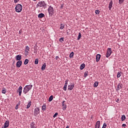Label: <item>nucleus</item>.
Segmentation results:
<instances>
[{
	"instance_id": "obj_8",
	"label": "nucleus",
	"mask_w": 128,
	"mask_h": 128,
	"mask_svg": "<svg viewBox=\"0 0 128 128\" xmlns=\"http://www.w3.org/2000/svg\"><path fill=\"white\" fill-rule=\"evenodd\" d=\"M74 88V84H71L68 86V90H72Z\"/></svg>"
},
{
	"instance_id": "obj_23",
	"label": "nucleus",
	"mask_w": 128,
	"mask_h": 128,
	"mask_svg": "<svg viewBox=\"0 0 128 128\" xmlns=\"http://www.w3.org/2000/svg\"><path fill=\"white\" fill-rule=\"evenodd\" d=\"M46 104H44V105L42 106V110H46Z\"/></svg>"
},
{
	"instance_id": "obj_26",
	"label": "nucleus",
	"mask_w": 128,
	"mask_h": 128,
	"mask_svg": "<svg viewBox=\"0 0 128 128\" xmlns=\"http://www.w3.org/2000/svg\"><path fill=\"white\" fill-rule=\"evenodd\" d=\"M74 52H72L70 54V58H74Z\"/></svg>"
},
{
	"instance_id": "obj_45",
	"label": "nucleus",
	"mask_w": 128,
	"mask_h": 128,
	"mask_svg": "<svg viewBox=\"0 0 128 128\" xmlns=\"http://www.w3.org/2000/svg\"><path fill=\"white\" fill-rule=\"evenodd\" d=\"M18 105H16V110H18Z\"/></svg>"
},
{
	"instance_id": "obj_18",
	"label": "nucleus",
	"mask_w": 128,
	"mask_h": 128,
	"mask_svg": "<svg viewBox=\"0 0 128 128\" xmlns=\"http://www.w3.org/2000/svg\"><path fill=\"white\" fill-rule=\"evenodd\" d=\"M38 18H44V14L42 13L38 15Z\"/></svg>"
},
{
	"instance_id": "obj_39",
	"label": "nucleus",
	"mask_w": 128,
	"mask_h": 128,
	"mask_svg": "<svg viewBox=\"0 0 128 128\" xmlns=\"http://www.w3.org/2000/svg\"><path fill=\"white\" fill-rule=\"evenodd\" d=\"M64 38H61L60 39V42H64Z\"/></svg>"
},
{
	"instance_id": "obj_24",
	"label": "nucleus",
	"mask_w": 128,
	"mask_h": 128,
	"mask_svg": "<svg viewBox=\"0 0 128 128\" xmlns=\"http://www.w3.org/2000/svg\"><path fill=\"white\" fill-rule=\"evenodd\" d=\"M80 38H82V34H80V32H79L78 37V40H80Z\"/></svg>"
},
{
	"instance_id": "obj_1",
	"label": "nucleus",
	"mask_w": 128,
	"mask_h": 128,
	"mask_svg": "<svg viewBox=\"0 0 128 128\" xmlns=\"http://www.w3.org/2000/svg\"><path fill=\"white\" fill-rule=\"evenodd\" d=\"M32 85H27L26 86L24 89V94H26V92H30V90H32Z\"/></svg>"
},
{
	"instance_id": "obj_20",
	"label": "nucleus",
	"mask_w": 128,
	"mask_h": 128,
	"mask_svg": "<svg viewBox=\"0 0 128 128\" xmlns=\"http://www.w3.org/2000/svg\"><path fill=\"white\" fill-rule=\"evenodd\" d=\"M98 82H96L94 84V88H98Z\"/></svg>"
},
{
	"instance_id": "obj_6",
	"label": "nucleus",
	"mask_w": 128,
	"mask_h": 128,
	"mask_svg": "<svg viewBox=\"0 0 128 128\" xmlns=\"http://www.w3.org/2000/svg\"><path fill=\"white\" fill-rule=\"evenodd\" d=\"M110 54H112V49L110 48H108L106 54V58H110Z\"/></svg>"
},
{
	"instance_id": "obj_30",
	"label": "nucleus",
	"mask_w": 128,
	"mask_h": 128,
	"mask_svg": "<svg viewBox=\"0 0 128 128\" xmlns=\"http://www.w3.org/2000/svg\"><path fill=\"white\" fill-rule=\"evenodd\" d=\"M34 64H38V58H36L35 60Z\"/></svg>"
},
{
	"instance_id": "obj_46",
	"label": "nucleus",
	"mask_w": 128,
	"mask_h": 128,
	"mask_svg": "<svg viewBox=\"0 0 128 128\" xmlns=\"http://www.w3.org/2000/svg\"><path fill=\"white\" fill-rule=\"evenodd\" d=\"M56 60H58V56H56Z\"/></svg>"
},
{
	"instance_id": "obj_5",
	"label": "nucleus",
	"mask_w": 128,
	"mask_h": 128,
	"mask_svg": "<svg viewBox=\"0 0 128 128\" xmlns=\"http://www.w3.org/2000/svg\"><path fill=\"white\" fill-rule=\"evenodd\" d=\"M30 47L28 46H26L24 50V56H28V54H30Z\"/></svg>"
},
{
	"instance_id": "obj_33",
	"label": "nucleus",
	"mask_w": 128,
	"mask_h": 128,
	"mask_svg": "<svg viewBox=\"0 0 128 128\" xmlns=\"http://www.w3.org/2000/svg\"><path fill=\"white\" fill-rule=\"evenodd\" d=\"M88 72H85L84 74V78H86V76H88Z\"/></svg>"
},
{
	"instance_id": "obj_13",
	"label": "nucleus",
	"mask_w": 128,
	"mask_h": 128,
	"mask_svg": "<svg viewBox=\"0 0 128 128\" xmlns=\"http://www.w3.org/2000/svg\"><path fill=\"white\" fill-rule=\"evenodd\" d=\"M100 54H98L96 56V62H100Z\"/></svg>"
},
{
	"instance_id": "obj_44",
	"label": "nucleus",
	"mask_w": 128,
	"mask_h": 128,
	"mask_svg": "<svg viewBox=\"0 0 128 128\" xmlns=\"http://www.w3.org/2000/svg\"><path fill=\"white\" fill-rule=\"evenodd\" d=\"M20 2V0H14V2H15V4H16V2Z\"/></svg>"
},
{
	"instance_id": "obj_31",
	"label": "nucleus",
	"mask_w": 128,
	"mask_h": 128,
	"mask_svg": "<svg viewBox=\"0 0 128 128\" xmlns=\"http://www.w3.org/2000/svg\"><path fill=\"white\" fill-rule=\"evenodd\" d=\"M28 64V59H26L24 62V64Z\"/></svg>"
},
{
	"instance_id": "obj_17",
	"label": "nucleus",
	"mask_w": 128,
	"mask_h": 128,
	"mask_svg": "<svg viewBox=\"0 0 128 128\" xmlns=\"http://www.w3.org/2000/svg\"><path fill=\"white\" fill-rule=\"evenodd\" d=\"M16 60H22V56L18 55L17 56H16Z\"/></svg>"
},
{
	"instance_id": "obj_50",
	"label": "nucleus",
	"mask_w": 128,
	"mask_h": 128,
	"mask_svg": "<svg viewBox=\"0 0 128 128\" xmlns=\"http://www.w3.org/2000/svg\"><path fill=\"white\" fill-rule=\"evenodd\" d=\"M34 0V2H36V0Z\"/></svg>"
},
{
	"instance_id": "obj_49",
	"label": "nucleus",
	"mask_w": 128,
	"mask_h": 128,
	"mask_svg": "<svg viewBox=\"0 0 128 128\" xmlns=\"http://www.w3.org/2000/svg\"><path fill=\"white\" fill-rule=\"evenodd\" d=\"M19 34H20V30L19 31Z\"/></svg>"
},
{
	"instance_id": "obj_34",
	"label": "nucleus",
	"mask_w": 128,
	"mask_h": 128,
	"mask_svg": "<svg viewBox=\"0 0 128 128\" xmlns=\"http://www.w3.org/2000/svg\"><path fill=\"white\" fill-rule=\"evenodd\" d=\"M68 86H66V85H64V90L66 92V88H67Z\"/></svg>"
},
{
	"instance_id": "obj_41",
	"label": "nucleus",
	"mask_w": 128,
	"mask_h": 128,
	"mask_svg": "<svg viewBox=\"0 0 128 128\" xmlns=\"http://www.w3.org/2000/svg\"><path fill=\"white\" fill-rule=\"evenodd\" d=\"M122 127L123 128H126V124H122Z\"/></svg>"
},
{
	"instance_id": "obj_32",
	"label": "nucleus",
	"mask_w": 128,
	"mask_h": 128,
	"mask_svg": "<svg viewBox=\"0 0 128 128\" xmlns=\"http://www.w3.org/2000/svg\"><path fill=\"white\" fill-rule=\"evenodd\" d=\"M6 90L5 88H3L2 90V94H6Z\"/></svg>"
},
{
	"instance_id": "obj_19",
	"label": "nucleus",
	"mask_w": 128,
	"mask_h": 128,
	"mask_svg": "<svg viewBox=\"0 0 128 128\" xmlns=\"http://www.w3.org/2000/svg\"><path fill=\"white\" fill-rule=\"evenodd\" d=\"M84 68H86V64H83L80 65V70H84Z\"/></svg>"
},
{
	"instance_id": "obj_7",
	"label": "nucleus",
	"mask_w": 128,
	"mask_h": 128,
	"mask_svg": "<svg viewBox=\"0 0 128 128\" xmlns=\"http://www.w3.org/2000/svg\"><path fill=\"white\" fill-rule=\"evenodd\" d=\"M64 102H66V101H63L62 102V110H66V104Z\"/></svg>"
},
{
	"instance_id": "obj_47",
	"label": "nucleus",
	"mask_w": 128,
	"mask_h": 128,
	"mask_svg": "<svg viewBox=\"0 0 128 128\" xmlns=\"http://www.w3.org/2000/svg\"><path fill=\"white\" fill-rule=\"evenodd\" d=\"M63 6L62 5L61 6H60V8H63Z\"/></svg>"
},
{
	"instance_id": "obj_10",
	"label": "nucleus",
	"mask_w": 128,
	"mask_h": 128,
	"mask_svg": "<svg viewBox=\"0 0 128 128\" xmlns=\"http://www.w3.org/2000/svg\"><path fill=\"white\" fill-rule=\"evenodd\" d=\"M22 62L20 60L16 62V66L17 68H20V66H22Z\"/></svg>"
},
{
	"instance_id": "obj_2",
	"label": "nucleus",
	"mask_w": 128,
	"mask_h": 128,
	"mask_svg": "<svg viewBox=\"0 0 128 128\" xmlns=\"http://www.w3.org/2000/svg\"><path fill=\"white\" fill-rule=\"evenodd\" d=\"M15 10L16 12H20L22 10V6L20 4H18L15 8Z\"/></svg>"
},
{
	"instance_id": "obj_25",
	"label": "nucleus",
	"mask_w": 128,
	"mask_h": 128,
	"mask_svg": "<svg viewBox=\"0 0 128 128\" xmlns=\"http://www.w3.org/2000/svg\"><path fill=\"white\" fill-rule=\"evenodd\" d=\"M52 100H54V96H51L49 98L48 102H52Z\"/></svg>"
},
{
	"instance_id": "obj_40",
	"label": "nucleus",
	"mask_w": 128,
	"mask_h": 128,
	"mask_svg": "<svg viewBox=\"0 0 128 128\" xmlns=\"http://www.w3.org/2000/svg\"><path fill=\"white\" fill-rule=\"evenodd\" d=\"M58 112L55 113V114L54 115L53 118H56V116H58Z\"/></svg>"
},
{
	"instance_id": "obj_22",
	"label": "nucleus",
	"mask_w": 128,
	"mask_h": 128,
	"mask_svg": "<svg viewBox=\"0 0 128 128\" xmlns=\"http://www.w3.org/2000/svg\"><path fill=\"white\" fill-rule=\"evenodd\" d=\"M121 120H122V122H124V120H126V115L123 114L122 116Z\"/></svg>"
},
{
	"instance_id": "obj_43",
	"label": "nucleus",
	"mask_w": 128,
	"mask_h": 128,
	"mask_svg": "<svg viewBox=\"0 0 128 128\" xmlns=\"http://www.w3.org/2000/svg\"><path fill=\"white\" fill-rule=\"evenodd\" d=\"M68 80H66V82H65V84H64V86H68Z\"/></svg>"
},
{
	"instance_id": "obj_15",
	"label": "nucleus",
	"mask_w": 128,
	"mask_h": 128,
	"mask_svg": "<svg viewBox=\"0 0 128 128\" xmlns=\"http://www.w3.org/2000/svg\"><path fill=\"white\" fill-rule=\"evenodd\" d=\"M120 88H122V84H118V86H117V90H120Z\"/></svg>"
},
{
	"instance_id": "obj_42",
	"label": "nucleus",
	"mask_w": 128,
	"mask_h": 128,
	"mask_svg": "<svg viewBox=\"0 0 128 128\" xmlns=\"http://www.w3.org/2000/svg\"><path fill=\"white\" fill-rule=\"evenodd\" d=\"M44 2H38L39 4H40L41 6H42V4Z\"/></svg>"
},
{
	"instance_id": "obj_11",
	"label": "nucleus",
	"mask_w": 128,
	"mask_h": 128,
	"mask_svg": "<svg viewBox=\"0 0 128 128\" xmlns=\"http://www.w3.org/2000/svg\"><path fill=\"white\" fill-rule=\"evenodd\" d=\"M100 121H97L95 126V128H100Z\"/></svg>"
},
{
	"instance_id": "obj_29",
	"label": "nucleus",
	"mask_w": 128,
	"mask_h": 128,
	"mask_svg": "<svg viewBox=\"0 0 128 128\" xmlns=\"http://www.w3.org/2000/svg\"><path fill=\"white\" fill-rule=\"evenodd\" d=\"M120 76H122V72H118L117 74V78H120Z\"/></svg>"
},
{
	"instance_id": "obj_27",
	"label": "nucleus",
	"mask_w": 128,
	"mask_h": 128,
	"mask_svg": "<svg viewBox=\"0 0 128 128\" xmlns=\"http://www.w3.org/2000/svg\"><path fill=\"white\" fill-rule=\"evenodd\" d=\"M64 24H60V30H64Z\"/></svg>"
},
{
	"instance_id": "obj_14",
	"label": "nucleus",
	"mask_w": 128,
	"mask_h": 128,
	"mask_svg": "<svg viewBox=\"0 0 128 128\" xmlns=\"http://www.w3.org/2000/svg\"><path fill=\"white\" fill-rule=\"evenodd\" d=\"M112 0H110L108 5L109 10H112Z\"/></svg>"
},
{
	"instance_id": "obj_38",
	"label": "nucleus",
	"mask_w": 128,
	"mask_h": 128,
	"mask_svg": "<svg viewBox=\"0 0 128 128\" xmlns=\"http://www.w3.org/2000/svg\"><path fill=\"white\" fill-rule=\"evenodd\" d=\"M46 6V4L44 2L42 5L40 6H42V8H44V6Z\"/></svg>"
},
{
	"instance_id": "obj_21",
	"label": "nucleus",
	"mask_w": 128,
	"mask_h": 128,
	"mask_svg": "<svg viewBox=\"0 0 128 128\" xmlns=\"http://www.w3.org/2000/svg\"><path fill=\"white\" fill-rule=\"evenodd\" d=\"M32 102L29 101L28 103V104L26 108H30V106H32Z\"/></svg>"
},
{
	"instance_id": "obj_4",
	"label": "nucleus",
	"mask_w": 128,
	"mask_h": 128,
	"mask_svg": "<svg viewBox=\"0 0 128 128\" xmlns=\"http://www.w3.org/2000/svg\"><path fill=\"white\" fill-rule=\"evenodd\" d=\"M40 108L37 107V108H34V116H36L38 114H40Z\"/></svg>"
},
{
	"instance_id": "obj_37",
	"label": "nucleus",
	"mask_w": 128,
	"mask_h": 128,
	"mask_svg": "<svg viewBox=\"0 0 128 128\" xmlns=\"http://www.w3.org/2000/svg\"><path fill=\"white\" fill-rule=\"evenodd\" d=\"M95 12H96V14H98L100 12V11L98 10H96Z\"/></svg>"
},
{
	"instance_id": "obj_3",
	"label": "nucleus",
	"mask_w": 128,
	"mask_h": 128,
	"mask_svg": "<svg viewBox=\"0 0 128 128\" xmlns=\"http://www.w3.org/2000/svg\"><path fill=\"white\" fill-rule=\"evenodd\" d=\"M48 10L49 16H54V8H52V6H50L48 9Z\"/></svg>"
},
{
	"instance_id": "obj_16",
	"label": "nucleus",
	"mask_w": 128,
	"mask_h": 128,
	"mask_svg": "<svg viewBox=\"0 0 128 128\" xmlns=\"http://www.w3.org/2000/svg\"><path fill=\"white\" fill-rule=\"evenodd\" d=\"M46 64L44 63L42 66L41 70H46Z\"/></svg>"
},
{
	"instance_id": "obj_35",
	"label": "nucleus",
	"mask_w": 128,
	"mask_h": 128,
	"mask_svg": "<svg viewBox=\"0 0 128 128\" xmlns=\"http://www.w3.org/2000/svg\"><path fill=\"white\" fill-rule=\"evenodd\" d=\"M124 2V0H119V4H122Z\"/></svg>"
},
{
	"instance_id": "obj_28",
	"label": "nucleus",
	"mask_w": 128,
	"mask_h": 128,
	"mask_svg": "<svg viewBox=\"0 0 128 128\" xmlns=\"http://www.w3.org/2000/svg\"><path fill=\"white\" fill-rule=\"evenodd\" d=\"M30 126V128H36V126H34V122L31 123Z\"/></svg>"
},
{
	"instance_id": "obj_48",
	"label": "nucleus",
	"mask_w": 128,
	"mask_h": 128,
	"mask_svg": "<svg viewBox=\"0 0 128 128\" xmlns=\"http://www.w3.org/2000/svg\"><path fill=\"white\" fill-rule=\"evenodd\" d=\"M66 128H69L68 126H66Z\"/></svg>"
},
{
	"instance_id": "obj_12",
	"label": "nucleus",
	"mask_w": 128,
	"mask_h": 128,
	"mask_svg": "<svg viewBox=\"0 0 128 128\" xmlns=\"http://www.w3.org/2000/svg\"><path fill=\"white\" fill-rule=\"evenodd\" d=\"M9 126H10V122L8 120L6 121L4 124V126H5V128H8Z\"/></svg>"
},
{
	"instance_id": "obj_36",
	"label": "nucleus",
	"mask_w": 128,
	"mask_h": 128,
	"mask_svg": "<svg viewBox=\"0 0 128 128\" xmlns=\"http://www.w3.org/2000/svg\"><path fill=\"white\" fill-rule=\"evenodd\" d=\"M102 128H106V124L104 123Z\"/></svg>"
},
{
	"instance_id": "obj_9",
	"label": "nucleus",
	"mask_w": 128,
	"mask_h": 128,
	"mask_svg": "<svg viewBox=\"0 0 128 128\" xmlns=\"http://www.w3.org/2000/svg\"><path fill=\"white\" fill-rule=\"evenodd\" d=\"M22 86H20L18 90H17V92H19V96H22Z\"/></svg>"
}]
</instances>
